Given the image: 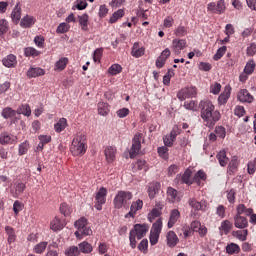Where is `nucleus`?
Segmentation results:
<instances>
[{"label": "nucleus", "instance_id": "1", "mask_svg": "<svg viewBox=\"0 0 256 256\" xmlns=\"http://www.w3.org/2000/svg\"><path fill=\"white\" fill-rule=\"evenodd\" d=\"M70 151L74 157H81L87 153V136L78 134L72 140Z\"/></svg>", "mask_w": 256, "mask_h": 256}, {"label": "nucleus", "instance_id": "2", "mask_svg": "<svg viewBox=\"0 0 256 256\" xmlns=\"http://www.w3.org/2000/svg\"><path fill=\"white\" fill-rule=\"evenodd\" d=\"M147 231H149V227L146 225H134V228L130 231L129 234L130 247L132 249L137 247L136 239H143V236L147 235Z\"/></svg>", "mask_w": 256, "mask_h": 256}, {"label": "nucleus", "instance_id": "3", "mask_svg": "<svg viewBox=\"0 0 256 256\" xmlns=\"http://www.w3.org/2000/svg\"><path fill=\"white\" fill-rule=\"evenodd\" d=\"M133 199V194L129 191H118L114 198L115 209H122V207H129V201Z\"/></svg>", "mask_w": 256, "mask_h": 256}, {"label": "nucleus", "instance_id": "4", "mask_svg": "<svg viewBox=\"0 0 256 256\" xmlns=\"http://www.w3.org/2000/svg\"><path fill=\"white\" fill-rule=\"evenodd\" d=\"M221 119V112L216 110L215 107L212 111H210L205 117L202 118L205 127L209 129H213L217 124V121Z\"/></svg>", "mask_w": 256, "mask_h": 256}, {"label": "nucleus", "instance_id": "5", "mask_svg": "<svg viewBox=\"0 0 256 256\" xmlns=\"http://www.w3.org/2000/svg\"><path fill=\"white\" fill-rule=\"evenodd\" d=\"M163 210V204L157 203L155 208L148 213V220L153 225H163V220H161V211Z\"/></svg>", "mask_w": 256, "mask_h": 256}, {"label": "nucleus", "instance_id": "6", "mask_svg": "<svg viewBox=\"0 0 256 256\" xmlns=\"http://www.w3.org/2000/svg\"><path fill=\"white\" fill-rule=\"evenodd\" d=\"M227 10L225 5V0H218L217 4L215 2H210L207 4L208 13H214L215 15H223Z\"/></svg>", "mask_w": 256, "mask_h": 256}, {"label": "nucleus", "instance_id": "7", "mask_svg": "<svg viewBox=\"0 0 256 256\" xmlns=\"http://www.w3.org/2000/svg\"><path fill=\"white\" fill-rule=\"evenodd\" d=\"M141 139H143V133H136L132 140L130 159H135L139 155V151H141Z\"/></svg>", "mask_w": 256, "mask_h": 256}, {"label": "nucleus", "instance_id": "8", "mask_svg": "<svg viewBox=\"0 0 256 256\" xmlns=\"http://www.w3.org/2000/svg\"><path fill=\"white\" fill-rule=\"evenodd\" d=\"M95 201V209H97V211H101V209H103V205H105L107 201V188L101 187L97 191Z\"/></svg>", "mask_w": 256, "mask_h": 256}, {"label": "nucleus", "instance_id": "9", "mask_svg": "<svg viewBox=\"0 0 256 256\" xmlns=\"http://www.w3.org/2000/svg\"><path fill=\"white\" fill-rule=\"evenodd\" d=\"M197 96V88L190 86L183 88L177 93V98L179 101H185V99H191Z\"/></svg>", "mask_w": 256, "mask_h": 256}, {"label": "nucleus", "instance_id": "10", "mask_svg": "<svg viewBox=\"0 0 256 256\" xmlns=\"http://www.w3.org/2000/svg\"><path fill=\"white\" fill-rule=\"evenodd\" d=\"M198 107L200 109V117L203 119L210 111L215 109V104H213V102L210 100H202L198 104Z\"/></svg>", "mask_w": 256, "mask_h": 256}, {"label": "nucleus", "instance_id": "11", "mask_svg": "<svg viewBox=\"0 0 256 256\" xmlns=\"http://www.w3.org/2000/svg\"><path fill=\"white\" fill-rule=\"evenodd\" d=\"M179 133H181L179 127L174 126L171 132L163 138L165 147H173V143H175V140L177 139V135H179Z\"/></svg>", "mask_w": 256, "mask_h": 256}, {"label": "nucleus", "instance_id": "12", "mask_svg": "<svg viewBox=\"0 0 256 256\" xmlns=\"http://www.w3.org/2000/svg\"><path fill=\"white\" fill-rule=\"evenodd\" d=\"M188 203L190 207L194 209V211H207L209 207V205L207 204V201L205 200H201L199 202L194 198H190Z\"/></svg>", "mask_w": 256, "mask_h": 256}, {"label": "nucleus", "instance_id": "13", "mask_svg": "<svg viewBox=\"0 0 256 256\" xmlns=\"http://www.w3.org/2000/svg\"><path fill=\"white\" fill-rule=\"evenodd\" d=\"M185 47H187V41L185 39H174L172 41V51H174L175 55H180Z\"/></svg>", "mask_w": 256, "mask_h": 256}, {"label": "nucleus", "instance_id": "14", "mask_svg": "<svg viewBox=\"0 0 256 256\" xmlns=\"http://www.w3.org/2000/svg\"><path fill=\"white\" fill-rule=\"evenodd\" d=\"M140 209H143V200H136L131 204L130 211L125 215L126 219H133L135 217V213L139 211Z\"/></svg>", "mask_w": 256, "mask_h": 256}, {"label": "nucleus", "instance_id": "15", "mask_svg": "<svg viewBox=\"0 0 256 256\" xmlns=\"http://www.w3.org/2000/svg\"><path fill=\"white\" fill-rule=\"evenodd\" d=\"M162 226L155 225L150 231V244L157 245L159 243V235H161Z\"/></svg>", "mask_w": 256, "mask_h": 256}, {"label": "nucleus", "instance_id": "16", "mask_svg": "<svg viewBox=\"0 0 256 256\" xmlns=\"http://www.w3.org/2000/svg\"><path fill=\"white\" fill-rule=\"evenodd\" d=\"M13 143H17V136L7 132L0 134V145H13Z\"/></svg>", "mask_w": 256, "mask_h": 256}, {"label": "nucleus", "instance_id": "17", "mask_svg": "<svg viewBox=\"0 0 256 256\" xmlns=\"http://www.w3.org/2000/svg\"><path fill=\"white\" fill-rule=\"evenodd\" d=\"M237 99L240 103H253L254 100L253 95H251L247 89L240 90Z\"/></svg>", "mask_w": 256, "mask_h": 256}, {"label": "nucleus", "instance_id": "18", "mask_svg": "<svg viewBox=\"0 0 256 256\" xmlns=\"http://www.w3.org/2000/svg\"><path fill=\"white\" fill-rule=\"evenodd\" d=\"M89 235H93V230L87 225L78 226L77 231L75 232V237H77V239H83V237Z\"/></svg>", "mask_w": 256, "mask_h": 256}, {"label": "nucleus", "instance_id": "19", "mask_svg": "<svg viewBox=\"0 0 256 256\" xmlns=\"http://www.w3.org/2000/svg\"><path fill=\"white\" fill-rule=\"evenodd\" d=\"M107 163H113L117 155V148L114 146H107L104 150Z\"/></svg>", "mask_w": 256, "mask_h": 256}, {"label": "nucleus", "instance_id": "20", "mask_svg": "<svg viewBox=\"0 0 256 256\" xmlns=\"http://www.w3.org/2000/svg\"><path fill=\"white\" fill-rule=\"evenodd\" d=\"M78 23L81 27V31L87 33V31H89V14L84 13L78 16Z\"/></svg>", "mask_w": 256, "mask_h": 256}, {"label": "nucleus", "instance_id": "21", "mask_svg": "<svg viewBox=\"0 0 256 256\" xmlns=\"http://www.w3.org/2000/svg\"><path fill=\"white\" fill-rule=\"evenodd\" d=\"M160 189H161V183L159 182L150 183L148 186L149 198L155 199V196L157 195V193H159Z\"/></svg>", "mask_w": 256, "mask_h": 256}, {"label": "nucleus", "instance_id": "22", "mask_svg": "<svg viewBox=\"0 0 256 256\" xmlns=\"http://www.w3.org/2000/svg\"><path fill=\"white\" fill-rule=\"evenodd\" d=\"M167 199L169 203H179V201H181V198H179V195L177 194V190L173 187L167 189Z\"/></svg>", "mask_w": 256, "mask_h": 256}, {"label": "nucleus", "instance_id": "23", "mask_svg": "<svg viewBox=\"0 0 256 256\" xmlns=\"http://www.w3.org/2000/svg\"><path fill=\"white\" fill-rule=\"evenodd\" d=\"M166 241L168 247L173 248L177 246V243H179V237H177V234H175V232L169 231L166 235Z\"/></svg>", "mask_w": 256, "mask_h": 256}, {"label": "nucleus", "instance_id": "24", "mask_svg": "<svg viewBox=\"0 0 256 256\" xmlns=\"http://www.w3.org/2000/svg\"><path fill=\"white\" fill-rule=\"evenodd\" d=\"M36 21L37 20L35 19V17L26 15L21 19L20 25L24 29H29L30 27H33V25H35Z\"/></svg>", "mask_w": 256, "mask_h": 256}, {"label": "nucleus", "instance_id": "25", "mask_svg": "<svg viewBox=\"0 0 256 256\" xmlns=\"http://www.w3.org/2000/svg\"><path fill=\"white\" fill-rule=\"evenodd\" d=\"M26 186L25 183L20 182L18 184H16L15 188H12L10 190V193L12 195V197H14V199H17V197H19V195H23V191H25Z\"/></svg>", "mask_w": 256, "mask_h": 256}, {"label": "nucleus", "instance_id": "26", "mask_svg": "<svg viewBox=\"0 0 256 256\" xmlns=\"http://www.w3.org/2000/svg\"><path fill=\"white\" fill-rule=\"evenodd\" d=\"M11 19L13 23H19L21 20V3H17L12 10Z\"/></svg>", "mask_w": 256, "mask_h": 256}, {"label": "nucleus", "instance_id": "27", "mask_svg": "<svg viewBox=\"0 0 256 256\" xmlns=\"http://www.w3.org/2000/svg\"><path fill=\"white\" fill-rule=\"evenodd\" d=\"M2 63L4 67H15V65H17V57L13 54H9L2 60Z\"/></svg>", "mask_w": 256, "mask_h": 256}, {"label": "nucleus", "instance_id": "28", "mask_svg": "<svg viewBox=\"0 0 256 256\" xmlns=\"http://www.w3.org/2000/svg\"><path fill=\"white\" fill-rule=\"evenodd\" d=\"M43 75H45V70H43V68L40 67L30 68L27 72V77H29V79L41 77Z\"/></svg>", "mask_w": 256, "mask_h": 256}, {"label": "nucleus", "instance_id": "29", "mask_svg": "<svg viewBox=\"0 0 256 256\" xmlns=\"http://www.w3.org/2000/svg\"><path fill=\"white\" fill-rule=\"evenodd\" d=\"M17 115H24V117H31V106L29 104H22L16 110Z\"/></svg>", "mask_w": 256, "mask_h": 256}, {"label": "nucleus", "instance_id": "30", "mask_svg": "<svg viewBox=\"0 0 256 256\" xmlns=\"http://www.w3.org/2000/svg\"><path fill=\"white\" fill-rule=\"evenodd\" d=\"M131 55L136 58L143 57L145 55V48L139 47V43H134Z\"/></svg>", "mask_w": 256, "mask_h": 256}, {"label": "nucleus", "instance_id": "31", "mask_svg": "<svg viewBox=\"0 0 256 256\" xmlns=\"http://www.w3.org/2000/svg\"><path fill=\"white\" fill-rule=\"evenodd\" d=\"M229 97H231V89L225 88L224 92H222L218 97L219 105H225L229 100Z\"/></svg>", "mask_w": 256, "mask_h": 256}, {"label": "nucleus", "instance_id": "32", "mask_svg": "<svg viewBox=\"0 0 256 256\" xmlns=\"http://www.w3.org/2000/svg\"><path fill=\"white\" fill-rule=\"evenodd\" d=\"M67 129V119L60 118L59 121L54 125V130L56 133H61Z\"/></svg>", "mask_w": 256, "mask_h": 256}, {"label": "nucleus", "instance_id": "33", "mask_svg": "<svg viewBox=\"0 0 256 256\" xmlns=\"http://www.w3.org/2000/svg\"><path fill=\"white\" fill-rule=\"evenodd\" d=\"M245 227L247 226H240V230L234 231L233 232L234 237H236L240 241H245L247 239V234H248V231L247 229H245Z\"/></svg>", "mask_w": 256, "mask_h": 256}, {"label": "nucleus", "instance_id": "34", "mask_svg": "<svg viewBox=\"0 0 256 256\" xmlns=\"http://www.w3.org/2000/svg\"><path fill=\"white\" fill-rule=\"evenodd\" d=\"M217 159L219 161V164L221 165V167H226L227 163H229V158L227 157V152H225L224 150H221L218 154H217Z\"/></svg>", "mask_w": 256, "mask_h": 256}, {"label": "nucleus", "instance_id": "35", "mask_svg": "<svg viewBox=\"0 0 256 256\" xmlns=\"http://www.w3.org/2000/svg\"><path fill=\"white\" fill-rule=\"evenodd\" d=\"M15 115H17V111L11 107H6L1 112V116L4 119H11L12 117H15Z\"/></svg>", "mask_w": 256, "mask_h": 256}, {"label": "nucleus", "instance_id": "36", "mask_svg": "<svg viewBox=\"0 0 256 256\" xmlns=\"http://www.w3.org/2000/svg\"><path fill=\"white\" fill-rule=\"evenodd\" d=\"M180 217H181V214L179 213V210L173 209L170 213V218L167 225H175V223L179 221Z\"/></svg>", "mask_w": 256, "mask_h": 256}, {"label": "nucleus", "instance_id": "37", "mask_svg": "<svg viewBox=\"0 0 256 256\" xmlns=\"http://www.w3.org/2000/svg\"><path fill=\"white\" fill-rule=\"evenodd\" d=\"M5 231L8 235V243L11 245V243H15V240L17 239V235H15V230L11 226H6Z\"/></svg>", "mask_w": 256, "mask_h": 256}, {"label": "nucleus", "instance_id": "38", "mask_svg": "<svg viewBox=\"0 0 256 256\" xmlns=\"http://www.w3.org/2000/svg\"><path fill=\"white\" fill-rule=\"evenodd\" d=\"M124 16H125V10L119 9L112 14V16L109 19V23L111 24L117 23L118 19H121Z\"/></svg>", "mask_w": 256, "mask_h": 256}, {"label": "nucleus", "instance_id": "39", "mask_svg": "<svg viewBox=\"0 0 256 256\" xmlns=\"http://www.w3.org/2000/svg\"><path fill=\"white\" fill-rule=\"evenodd\" d=\"M67 63H69V59L66 57L60 58L55 63V71H63L67 67Z\"/></svg>", "mask_w": 256, "mask_h": 256}, {"label": "nucleus", "instance_id": "40", "mask_svg": "<svg viewBox=\"0 0 256 256\" xmlns=\"http://www.w3.org/2000/svg\"><path fill=\"white\" fill-rule=\"evenodd\" d=\"M206 180L207 174H205L202 170H199L193 177V182L197 183V185H201V182Z\"/></svg>", "mask_w": 256, "mask_h": 256}, {"label": "nucleus", "instance_id": "41", "mask_svg": "<svg viewBox=\"0 0 256 256\" xmlns=\"http://www.w3.org/2000/svg\"><path fill=\"white\" fill-rule=\"evenodd\" d=\"M240 251L241 247L236 243H230L226 246V253H228V255H235V253H239Z\"/></svg>", "mask_w": 256, "mask_h": 256}, {"label": "nucleus", "instance_id": "42", "mask_svg": "<svg viewBox=\"0 0 256 256\" xmlns=\"http://www.w3.org/2000/svg\"><path fill=\"white\" fill-rule=\"evenodd\" d=\"M24 55L25 57H39L41 55V52L33 47H26L24 49Z\"/></svg>", "mask_w": 256, "mask_h": 256}, {"label": "nucleus", "instance_id": "43", "mask_svg": "<svg viewBox=\"0 0 256 256\" xmlns=\"http://www.w3.org/2000/svg\"><path fill=\"white\" fill-rule=\"evenodd\" d=\"M98 113L99 115H102L105 117V115L109 114V104L105 102H99L98 103Z\"/></svg>", "mask_w": 256, "mask_h": 256}, {"label": "nucleus", "instance_id": "44", "mask_svg": "<svg viewBox=\"0 0 256 256\" xmlns=\"http://www.w3.org/2000/svg\"><path fill=\"white\" fill-rule=\"evenodd\" d=\"M236 211L237 215H251L253 213V209L245 207L244 204L238 205Z\"/></svg>", "mask_w": 256, "mask_h": 256}, {"label": "nucleus", "instance_id": "45", "mask_svg": "<svg viewBox=\"0 0 256 256\" xmlns=\"http://www.w3.org/2000/svg\"><path fill=\"white\" fill-rule=\"evenodd\" d=\"M60 213L64 215V217H69V215L73 213V208H71L67 203H62L60 205Z\"/></svg>", "mask_w": 256, "mask_h": 256}, {"label": "nucleus", "instance_id": "46", "mask_svg": "<svg viewBox=\"0 0 256 256\" xmlns=\"http://www.w3.org/2000/svg\"><path fill=\"white\" fill-rule=\"evenodd\" d=\"M78 247L80 249V253H91V251H93V246H91L87 241H83L78 245Z\"/></svg>", "mask_w": 256, "mask_h": 256}, {"label": "nucleus", "instance_id": "47", "mask_svg": "<svg viewBox=\"0 0 256 256\" xmlns=\"http://www.w3.org/2000/svg\"><path fill=\"white\" fill-rule=\"evenodd\" d=\"M72 9H78V11H83L84 9H87V0H76Z\"/></svg>", "mask_w": 256, "mask_h": 256}, {"label": "nucleus", "instance_id": "48", "mask_svg": "<svg viewBox=\"0 0 256 256\" xmlns=\"http://www.w3.org/2000/svg\"><path fill=\"white\" fill-rule=\"evenodd\" d=\"M192 230L199 233L200 237H205V235H207V227H205V225H194Z\"/></svg>", "mask_w": 256, "mask_h": 256}, {"label": "nucleus", "instance_id": "49", "mask_svg": "<svg viewBox=\"0 0 256 256\" xmlns=\"http://www.w3.org/2000/svg\"><path fill=\"white\" fill-rule=\"evenodd\" d=\"M123 71V67L119 64H113L109 69L108 73L109 75H119Z\"/></svg>", "mask_w": 256, "mask_h": 256}, {"label": "nucleus", "instance_id": "50", "mask_svg": "<svg viewBox=\"0 0 256 256\" xmlns=\"http://www.w3.org/2000/svg\"><path fill=\"white\" fill-rule=\"evenodd\" d=\"M243 71L248 73V75H253V71H255V61L254 60H249L246 63Z\"/></svg>", "mask_w": 256, "mask_h": 256}, {"label": "nucleus", "instance_id": "51", "mask_svg": "<svg viewBox=\"0 0 256 256\" xmlns=\"http://www.w3.org/2000/svg\"><path fill=\"white\" fill-rule=\"evenodd\" d=\"M47 245H49L48 242H40L34 247V253H37L38 255H41L46 249Z\"/></svg>", "mask_w": 256, "mask_h": 256}, {"label": "nucleus", "instance_id": "52", "mask_svg": "<svg viewBox=\"0 0 256 256\" xmlns=\"http://www.w3.org/2000/svg\"><path fill=\"white\" fill-rule=\"evenodd\" d=\"M191 175V170H186L182 175V183H186V185H192L194 182L191 180Z\"/></svg>", "mask_w": 256, "mask_h": 256}, {"label": "nucleus", "instance_id": "53", "mask_svg": "<svg viewBox=\"0 0 256 256\" xmlns=\"http://www.w3.org/2000/svg\"><path fill=\"white\" fill-rule=\"evenodd\" d=\"M175 76V71L173 69H168V72L163 77V83L167 86L171 84V77Z\"/></svg>", "mask_w": 256, "mask_h": 256}, {"label": "nucleus", "instance_id": "54", "mask_svg": "<svg viewBox=\"0 0 256 256\" xmlns=\"http://www.w3.org/2000/svg\"><path fill=\"white\" fill-rule=\"evenodd\" d=\"M215 134L220 139H225V137L227 136V131L225 130V127H223V126H216Z\"/></svg>", "mask_w": 256, "mask_h": 256}, {"label": "nucleus", "instance_id": "55", "mask_svg": "<svg viewBox=\"0 0 256 256\" xmlns=\"http://www.w3.org/2000/svg\"><path fill=\"white\" fill-rule=\"evenodd\" d=\"M158 154L162 159H169V148L167 146L158 147Z\"/></svg>", "mask_w": 256, "mask_h": 256}, {"label": "nucleus", "instance_id": "56", "mask_svg": "<svg viewBox=\"0 0 256 256\" xmlns=\"http://www.w3.org/2000/svg\"><path fill=\"white\" fill-rule=\"evenodd\" d=\"M184 109H187V111H197V102L193 100L184 102Z\"/></svg>", "mask_w": 256, "mask_h": 256}, {"label": "nucleus", "instance_id": "57", "mask_svg": "<svg viewBox=\"0 0 256 256\" xmlns=\"http://www.w3.org/2000/svg\"><path fill=\"white\" fill-rule=\"evenodd\" d=\"M9 31V22L5 19H0V35H5Z\"/></svg>", "mask_w": 256, "mask_h": 256}, {"label": "nucleus", "instance_id": "58", "mask_svg": "<svg viewBox=\"0 0 256 256\" xmlns=\"http://www.w3.org/2000/svg\"><path fill=\"white\" fill-rule=\"evenodd\" d=\"M225 53H227V46L220 47L213 57L214 61H219V59H221Z\"/></svg>", "mask_w": 256, "mask_h": 256}, {"label": "nucleus", "instance_id": "59", "mask_svg": "<svg viewBox=\"0 0 256 256\" xmlns=\"http://www.w3.org/2000/svg\"><path fill=\"white\" fill-rule=\"evenodd\" d=\"M138 249L142 253H147V250L149 249V241L147 239H143L139 244H138Z\"/></svg>", "mask_w": 256, "mask_h": 256}, {"label": "nucleus", "instance_id": "60", "mask_svg": "<svg viewBox=\"0 0 256 256\" xmlns=\"http://www.w3.org/2000/svg\"><path fill=\"white\" fill-rule=\"evenodd\" d=\"M247 171L249 175H255L256 171V158L248 162Z\"/></svg>", "mask_w": 256, "mask_h": 256}, {"label": "nucleus", "instance_id": "61", "mask_svg": "<svg viewBox=\"0 0 256 256\" xmlns=\"http://www.w3.org/2000/svg\"><path fill=\"white\" fill-rule=\"evenodd\" d=\"M234 221H235V225H247L248 223L247 218L239 214H236Z\"/></svg>", "mask_w": 256, "mask_h": 256}, {"label": "nucleus", "instance_id": "62", "mask_svg": "<svg viewBox=\"0 0 256 256\" xmlns=\"http://www.w3.org/2000/svg\"><path fill=\"white\" fill-rule=\"evenodd\" d=\"M246 55L248 57H253L254 55H256V44L255 43H251L247 49H246Z\"/></svg>", "mask_w": 256, "mask_h": 256}, {"label": "nucleus", "instance_id": "63", "mask_svg": "<svg viewBox=\"0 0 256 256\" xmlns=\"http://www.w3.org/2000/svg\"><path fill=\"white\" fill-rule=\"evenodd\" d=\"M174 33L176 37H185L187 35V28L185 26H178Z\"/></svg>", "mask_w": 256, "mask_h": 256}, {"label": "nucleus", "instance_id": "64", "mask_svg": "<svg viewBox=\"0 0 256 256\" xmlns=\"http://www.w3.org/2000/svg\"><path fill=\"white\" fill-rule=\"evenodd\" d=\"M69 28H70L69 24L62 22L57 27L56 33H67V31H69Z\"/></svg>", "mask_w": 256, "mask_h": 256}]
</instances>
